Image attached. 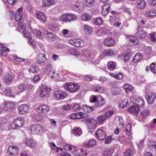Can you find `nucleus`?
Segmentation results:
<instances>
[{"label": "nucleus", "instance_id": "a19ab883", "mask_svg": "<svg viewBox=\"0 0 156 156\" xmlns=\"http://www.w3.org/2000/svg\"><path fill=\"white\" fill-rule=\"evenodd\" d=\"M120 90V89L119 87H114L111 89V92L113 95H117L119 94Z\"/></svg>", "mask_w": 156, "mask_h": 156}, {"label": "nucleus", "instance_id": "393cba45", "mask_svg": "<svg viewBox=\"0 0 156 156\" xmlns=\"http://www.w3.org/2000/svg\"><path fill=\"white\" fill-rule=\"evenodd\" d=\"M13 91V90H12L11 88L6 87L5 90V93L7 96L13 97L14 96V92Z\"/></svg>", "mask_w": 156, "mask_h": 156}, {"label": "nucleus", "instance_id": "bb28decb", "mask_svg": "<svg viewBox=\"0 0 156 156\" xmlns=\"http://www.w3.org/2000/svg\"><path fill=\"white\" fill-rule=\"evenodd\" d=\"M128 41H129V43L134 45H136L138 43V41L137 37L135 36H129Z\"/></svg>", "mask_w": 156, "mask_h": 156}, {"label": "nucleus", "instance_id": "9b49d317", "mask_svg": "<svg viewBox=\"0 0 156 156\" xmlns=\"http://www.w3.org/2000/svg\"><path fill=\"white\" fill-rule=\"evenodd\" d=\"M106 136L105 132L101 129H98L96 133V137L98 140H101L105 139Z\"/></svg>", "mask_w": 156, "mask_h": 156}, {"label": "nucleus", "instance_id": "13d9d810", "mask_svg": "<svg viewBox=\"0 0 156 156\" xmlns=\"http://www.w3.org/2000/svg\"><path fill=\"white\" fill-rule=\"evenodd\" d=\"M72 107V105L70 104H68L66 105H64L62 107L61 106L60 108H62L63 111L69 110Z\"/></svg>", "mask_w": 156, "mask_h": 156}, {"label": "nucleus", "instance_id": "f3484780", "mask_svg": "<svg viewBox=\"0 0 156 156\" xmlns=\"http://www.w3.org/2000/svg\"><path fill=\"white\" fill-rule=\"evenodd\" d=\"M15 106V103L12 101H6L4 104L3 111H7L9 109L13 108Z\"/></svg>", "mask_w": 156, "mask_h": 156}, {"label": "nucleus", "instance_id": "58836bf2", "mask_svg": "<svg viewBox=\"0 0 156 156\" xmlns=\"http://www.w3.org/2000/svg\"><path fill=\"white\" fill-rule=\"evenodd\" d=\"M43 4L44 6H49L52 5L54 4L55 1L51 0H42Z\"/></svg>", "mask_w": 156, "mask_h": 156}, {"label": "nucleus", "instance_id": "09e8293b", "mask_svg": "<svg viewBox=\"0 0 156 156\" xmlns=\"http://www.w3.org/2000/svg\"><path fill=\"white\" fill-rule=\"evenodd\" d=\"M83 30L84 32L88 34H89L92 32V29L90 26L85 25L83 27Z\"/></svg>", "mask_w": 156, "mask_h": 156}, {"label": "nucleus", "instance_id": "1a4fd4ad", "mask_svg": "<svg viewBox=\"0 0 156 156\" xmlns=\"http://www.w3.org/2000/svg\"><path fill=\"white\" fill-rule=\"evenodd\" d=\"M156 97V94H155L150 92L146 93L145 98L148 103L150 104H151L153 103Z\"/></svg>", "mask_w": 156, "mask_h": 156}, {"label": "nucleus", "instance_id": "20e7f679", "mask_svg": "<svg viewBox=\"0 0 156 156\" xmlns=\"http://www.w3.org/2000/svg\"><path fill=\"white\" fill-rule=\"evenodd\" d=\"M41 91L40 95L42 98L48 97L49 95V91L51 90L50 88L48 87L46 85H41L39 88Z\"/></svg>", "mask_w": 156, "mask_h": 156}, {"label": "nucleus", "instance_id": "0eeeda50", "mask_svg": "<svg viewBox=\"0 0 156 156\" xmlns=\"http://www.w3.org/2000/svg\"><path fill=\"white\" fill-rule=\"evenodd\" d=\"M69 42L72 45L76 47H82L84 44L83 41L79 39H71Z\"/></svg>", "mask_w": 156, "mask_h": 156}, {"label": "nucleus", "instance_id": "c03bdc74", "mask_svg": "<svg viewBox=\"0 0 156 156\" xmlns=\"http://www.w3.org/2000/svg\"><path fill=\"white\" fill-rule=\"evenodd\" d=\"M96 144V141L94 140H91L88 142L85 143L84 146L86 147H92Z\"/></svg>", "mask_w": 156, "mask_h": 156}, {"label": "nucleus", "instance_id": "864d4df0", "mask_svg": "<svg viewBox=\"0 0 156 156\" xmlns=\"http://www.w3.org/2000/svg\"><path fill=\"white\" fill-rule=\"evenodd\" d=\"M124 89L126 90L127 93H129L131 91L133 87L131 85L128 84H126L123 87Z\"/></svg>", "mask_w": 156, "mask_h": 156}, {"label": "nucleus", "instance_id": "c9c22d12", "mask_svg": "<svg viewBox=\"0 0 156 156\" xmlns=\"http://www.w3.org/2000/svg\"><path fill=\"white\" fill-rule=\"evenodd\" d=\"M107 30L106 29H101L96 31V34L98 36L102 37L107 33Z\"/></svg>", "mask_w": 156, "mask_h": 156}, {"label": "nucleus", "instance_id": "3c124183", "mask_svg": "<svg viewBox=\"0 0 156 156\" xmlns=\"http://www.w3.org/2000/svg\"><path fill=\"white\" fill-rule=\"evenodd\" d=\"M114 52L111 49H106L103 52V55L105 56H112Z\"/></svg>", "mask_w": 156, "mask_h": 156}, {"label": "nucleus", "instance_id": "37998d69", "mask_svg": "<svg viewBox=\"0 0 156 156\" xmlns=\"http://www.w3.org/2000/svg\"><path fill=\"white\" fill-rule=\"evenodd\" d=\"M68 53L75 55H80V53L78 50L72 48L69 49L68 50Z\"/></svg>", "mask_w": 156, "mask_h": 156}, {"label": "nucleus", "instance_id": "39448f33", "mask_svg": "<svg viewBox=\"0 0 156 156\" xmlns=\"http://www.w3.org/2000/svg\"><path fill=\"white\" fill-rule=\"evenodd\" d=\"M23 123V117H20L14 120L11 124V127L14 129L18 128L21 127Z\"/></svg>", "mask_w": 156, "mask_h": 156}, {"label": "nucleus", "instance_id": "e2e57ef3", "mask_svg": "<svg viewBox=\"0 0 156 156\" xmlns=\"http://www.w3.org/2000/svg\"><path fill=\"white\" fill-rule=\"evenodd\" d=\"M71 108H72L74 111H77L81 109V107L79 106V105L76 104L73 106Z\"/></svg>", "mask_w": 156, "mask_h": 156}, {"label": "nucleus", "instance_id": "7ed1b4c3", "mask_svg": "<svg viewBox=\"0 0 156 156\" xmlns=\"http://www.w3.org/2000/svg\"><path fill=\"white\" fill-rule=\"evenodd\" d=\"M65 89L71 93H74L78 90L80 86L77 84L69 82L64 85Z\"/></svg>", "mask_w": 156, "mask_h": 156}, {"label": "nucleus", "instance_id": "2eb2a0df", "mask_svg": "<svg viewBox=\"0 0 156 156\" xmlns=\"http://www.w3.org/2000/svg\"><path fill=\"white\" fill-rule=\"evenodd\" d=\"M18 110L20 114H24L29 111V108L27 105L22 104L19 106Z\"/></svg>", "mask_w": 156, "mask_h": 156}, {"label": "nucleus", "instance_id": "473e14b6", "mask_svg": "<svg viewBox=\"0 0 156 156\" xmlns=\"http://www.w3.org/2000/svg\"><path fill=\"white\" fill-rule=\"evenodd\" d=\"M147 16L151 17L156 15V11L154 9H150L146 12Z\"/></svg>", "mask_w": 156, "mask_h": 156}, {"label": "nucleus", "instance_id": "4c0bfd02", "mask_svg": "<svg viewBox=\"0 0 156 156\" xmlns=\"http://www.w3.org/2000/svg\"><path fill=\"white\" fill-rule=\"evenodd\" d=\"M13 78V76L7 74L5 76L4 80L6 83H9L10 82L12 81Z\"/></svg>", "mask_w": 156, "mask_h": 156}, {"label": "nucleus", "instance_id": "cd10ccee", "mask_svg": "<svg viewBox=\"0 0 156 156\" xmlns=\"http://www.w3.org/2000/svg\"><path fill=\"white\" fill-rule=\"evenodd\" d=\"M53 71L52 66L50 64H48L44 69V72L47 74H51Z\"/></svg>", "mask_w": 156, "mask_h": 156}, {"label": "nucleus", "instance_id": "c756f323", "mask_svg": "<svg viewBox=\"0 0 156 156\" xmlns=\"http://www.w3.org/2000/svg\"><path fill=\"white\" fill-rule=\"evenodd\" d=\"M84 4L89 8L92 7L94 5V0H84Z\"/></svg>", "mask_w": 156, "mask_h": 156}, {"label": "nucleus", "instance_id": "f704fd0d", "mask_svg": "<svg viewBox=\"0 0 156 156\" xmlns=\"http://www.w3.org/2000/svg\"><path fill=\"white\" fill-rule=\"evenodd\" d=\"M135 105H137V106L142 107L143 106L144 104V101L143 99H141V98H138L135 99Z\"/></svg>", "mask_w": 156, "mask_h": 156}, {"label": "nucleus", "instance_id": "774afa93", "mask_svg": "<svg viewBox=\"0 0 156 156\" xmlns=\"http://www.w3.org/2000/svg\"><path fill=\"white\" fill-rule=\"evenodd\" d=\"M22 17L21 15L16 13L15 15V20L16 21L20 22L21 20Z\"/></svg>", "mask_w": 156, "mask_h": 156}, {"label": "nucleus", "instance_id": "8fccbe9b", "mask_svg": "<svg viewBox=\"0 0 156 156\" xmlns=\"http://www.w3.org/2000/svg\"><path fill=\"white\" fill-rule=\"evenodd\" d=\"M39 71V68L37 66H31L29 69L28 71L30 73H37Z\"/></svg>", "mask_w": 156, "mask_h": 156}, {"label": "nucleus", "instance_id": "4d7b16f0", "mask_svg": "<svg viewBox=\"0 0 156 156\" xmlns=\"http://www.w3.org/2000/svg\"><path fill=\"white\" fill-rule=\"evenodd\" d=\"M22 34L24 37L28 38L30 40L32 38V36L29 34L28 32L26 31L25 30L22 31Z\"/></svg>", "mask_w": 156, "mask_h": 156}, {"label": "nucleus", "instance_id": "9d476101", "mask_svg": "<svg viewBox=\"0 0 156 156\" xmlns=\"http://www.w3.org/2000/svg\"><path fill=\"white\" fill-rule=\"evenodd\" d=\"M127 110L130 113L134 114L137 116L139 113L140 108L136 105H134L128 108Z\"/></svg>", "mask_w": 156, "mask_h": 156}, {"label": "nucleus", "instance_id": "de8ad7c7", "mask_svg": "<svg viewBox=\"0 0 156 156\" xmlns=\"http://www.w3.org/2000/svg\"><path fill=\"white\" fill-rule=\"evenodd\" d=\"M9 50V48L3 47L1 50H0V51H1V55L4 56H6Z\"/></svg>", "mask_w": 156, "mask_h": 156}, {"label": "nucleus", "instance_id": "69168bd1", "mask_svg": "<svg viewBox=\"0 0 156 156\" xmlns=\"http://www.w3.org/2000/svg\"><path fill=\"white\" fill-rule=\"evenodd\" d=\"M117 20L116 19V17L115 16H111L110 17L109 19V21L112 25Z\"/></svg>", "mask_w": 156, "mask_h": 156}, {"label": "nucleus", "instance_id": "5701e85b", "mask_svg": "<svg viewBox=\"0 0 156 156\" xmlns=\"http://www.w3.org/2000/svg\"><path fill=\"white\" fill-rule=\"evenodd\" d=\"M131 56V53L129 52L126 53H122L119 55V57L121 59L124 60L125 62H126L129 59Z\"/></svg>", "mask_w": 156, "mask_h": 156}, {"label": "nucleus", "instance_id": "f8f14e48", "mask_svg": "<svg viewBox=\"0 0 156 156\" xmlns=\"http://www.w3.org/2000/svg\"><path fill=\"white\" fill-rule=\"evenodd\" d=\"M137 32L136 35L139 37L141 39L146 38L147 37V33L142 29H140V27H138L137 29Z\"/></svg>", "mask_w": 156, "mask_h": 156}, {"label": "nucleus", "instance_id": "7c9ffc66", "mask_svg": "<svg viewBox=\"0 0 156 156\" xmlns=\"http://www.w3.org/2000/svg\"><path fill=\"white\" fill-rule=\"evenodd\" d=\"M83 111L86 112L90 113L93 112L94 110V106H89L87 105L83 106Z\"/></svg>", "mask_w": 156, "mask_h": 156}, {"label": "nucleus", "instance_id": "680f3d73", "mask_svg": "<svg viewBox=\"0 0 156 156\" xmlns=\"http://www.w3.org/2000/svg\"><path fill=\"white\" fill-rule=\"evenodd\" d=\"M69 21H73L77 19V17L76 15L73 14H68Z\"/></svg>", "mask_w": 156, "mask_h": 156}, {"label": "nucleus", "instance_id": "c85d7f7f", "mask_svg": "<svg viewBox=\"0 0 156 156\" xmlns=\"http://www.w3.org/2000/svg\"><path fill=\"white\" fill-rule=\"evenodd\" d=\"M149 149L152 151H156V142L154 141H150L148 144Z\"/></svg>", "mask_w": 156, "mask_h": 156}, {"label": "nucleus", "instance_id": "ea45409f", "mask_svg": "<svg viewBox=\"0 0 156 156\" xmlns=\"http://www.w3.org/2000/svg\"><path fill=\"white\" fill-rule=\"evenodd\" d=\"M93 23L97 25H101L103 24V20L100 17L97 18L93 20Z\"/></svg>", "mask_w": 156, "mask_h": 156}, {"label": "nucleus", "instance_id": "6e6552de", "mask_svg": "<svg viewBox=\"0 0 156 156\" xmlns=\"http://www.w3.org/2000/svg\"><path fill=\"white\" fill-rule=\"evenodd\" d=\"M42 34H44L47 39L49 41H53L55 39V36L53 33L49 32L46 30H44Z\"/></svg>", "mask_w": 156, "mask_h": 156}, {"label": "nucleus", "instance_id": "6e6d98bb", "mask_svg": "<svg viewBox=\"0 0 156 156\" xmlns=\"http://www.w3.org/2000/svg\"><path fill=\"white\" fill-rule=\"evenodd\" d=\"M131 125L130 123H129L126 124L125 127V129L126 134L127 135H129L130 134V131L131 129Z\"/></svg>", "mask_w": 156, "mask_h": 156}, {"label": "nucleus", "instance_id": "aec40b11", "mask_svg": "<svg viewBox=\"0 0 156 156\" xmlns=\"http://www.w3.org/2000/svg\"><path fill=\"white\" fill-rule=\"evenodd\" d=\"M25 144L26 145L31 148H34L36 146L35 141L31 139H27L25 140Z\"/></svg>", "mask_w": 156, "mask_h": 156}, {"label": "nucleus", "instance_id": "423d86ee", "mask_svg": "<svg viewBox=\"0 0 156 156\" xmlns=\"http://www.w3.org/2000/svg\"><path fill=\"white\" fill-rule=\"evenodd\" d=\"M30 131L33 134H37L41 133L43 131L42 126L38 124L33 125L31 127Z\"/></svg>", "mask_w": 156, "mask_h": 156}, {"label": "nucleus", "instance_id": "72a5a7b5", "mask_svg": "<svg viewBox=\"0 0 156 156\" xmlns=\"http://www.w3.org/2000/svg\"><path fill=\"white\" fill-rule=\"evenodd\" d=\"M142 55L140 53H138L133 57V62L135 63L137 62L142 58Z\"/></svg>", "mask_w": 156, "mask_h": 156}, {"label": "nucleus", "instance_id": "4be33fe9", "mask_svg": "<svg viewBox=\"0 0 156 156\" xmlns=\"http://www.w3.org/2000/svg\"><path fill=\"white\" fill-rule=\"evenodd\" d=\"M104 43L107 46H111L114 44L115 41L112 38H108L105 40Z\"/></svg>", "mask_w": 156, "mask_h": 156}, {"label": "nucleus", "instance_id": "f03ea898", "mask_svg": "<svg viewBox=\"0 0 156 156\" xmlns=\"http://www.w3.org/2000/svg\"><path fill=\"white\" fill-rule=\"evenodd\" d=\"M90 103L95 102V105L97 107H100L104 105L105 103V100L101 96H98L97 97L95 95L91 96L90 99Z\"/></svg>", "mask_w": 156, "mask_h": 156}, {"label": "nucleus", "instance_id": "0e129e2a", "mask_svg": "<svg viewBox=\"0 0 156 156\" xmlns=\"http://www.w3.org/2000/svg\"><path fill=\"white\" fill-rule=\"evenodd\" d=\"M49 144H50V146L52 150L56 149L55 151L56 152H58V147H56L54 143L50 142L49 143Z\"/></svg>", "mask_w": 156, "mask_h": 156}, {"label": "nucleus", "instance_id": "2f4dec72", "mask_svg": "<svg viewBox=\"0 0 156 156\" xmlns=\"http://www.w3.org/2000/svg\"><path fill=\"white\" fill-rule=\"evenodd\" d=\"M108 68L110 71H113L116 67V63L115 62H109L107 64Z\"/></svg>", "mask_w": 156, "mask_h": 156}, {"label": "nucleus", "instance_id": "5fc2aeb1", "mask_svg": "<svg viewBox=\"0 0 156 156\" xmlns=\"http://www.w3.org/2000/svg\"><path fill=\"white\" fill-rule=\"evenodd\" d=\"M129 105V103L128 102V101L126 100L124 101H122L119 105V107L120 108H124L125 107H127Z\"/></svg>", "mask_w": 156, "mask_h": 156}, {"label": "nucleus", "instance_id": "603ef678", "mask_svg": "<svg viewBox=\"0 0 156 156\" xmlns=\"http://www.w3.org/2000/svg\"><path fill=\"white\" fill-rule=\"evenodd\" d=\"M91 18V16L89 14H84L82 16V19L84 20L88 21Z\"/></svg>", "mask_w": 156, "mask_h": 156}, {"label": "nucleus", "instance_id": "bf43d9fd", "mask_svg": "<svg viewBox=\"0 0 156 156\" xmlns=\"http://www.w3.org/2000/svg\"><path fill=\"white\" fill-rule=\"evenodd\" d=\"M132 150L130 149H126L124 152L125 156H131L132 154Z\"/></svg>", "mask_w": 156, "mask_h": 156}, {"label": "nucleus", "instance_id": "a18cd8bd", "mask_svg": "<svg viewBox=\"0 0 156 156\" xmlns=\"http://www.w3.org/2000/svg\"><path fill=\"white\" fill-rule=\"evenodd\" d=\"M67 94L65 91H59V100H63L66 97Z\"/></svg>", "mask_w": 156, "mask_h": 156}, {"label": "nucleus", "instance_id": "338daca9", "mask_svg": "<svg viewBox=\"0 0 156 156\" xmlns=\"http://www.w3.org/2000/svg\"><path fill=\"white\" fill-rule=\"evenodd\" d=\"M96 92L102 93L105 91L104 88L102 87H98L96 88L95 90Z\"/></svg>", "mask_w": 156, "mask_h": 156}, {"label": "nucleus", "instance_id": "79ce46f5", "mask_svg": "<svg viewBox=\"0 0 156 156\" xmlns=\"http://www.w3.org/2000/svg\"><path fill=\"white\" fill-rule=\"evenodd\" d=\"M65 149L66 150L68 149L72 152L76 151L77 150V148L76 147L71 145H66L65 147Z\"/></svg>", "mask_w": 156, "mask_h": 156}, {"label": "nucleus", "instance_id": "a211bd4d", "mask_svg": "<svg viewBox=\"0 0 156 156\" xmlns=\"http://www.w3.org/2000/svg\"><path fill=\"white\" fill-rule=\"evenodd\" d=\"M114 151L115 150L113 148H106L104 150L102 155L103 156H111Z\"/></svg>", "mask_w": 156, "mask_h": 156}, {"label": "nucleus", "instance_id": "e433bc0d", "mask_svg": "<svg viewBox=\"0 0 156 156\" xmlns=\"http://www.w3.org/2000/svg\"><path fill=\"white\" fill-rule=\"evenodd\" d=\"M33 117L35 120L37 121H41L44 118L43 115L39 113H35L33 115Z\"/></svg>", "mask_w": 156, "mask_h": 156}, {"label": "nucleus", "instance_id": "b1692460", "mask_svg": "<svg viewBox=\"0 0 156 156\" xmlns=\"http://www.w3.org/2000/svg\"><path fill=\"white\" fill-rule=\"evenodd\" d=\"M136 6L139 9H143L146 5V3L144 0H138L136 1Z\"/></svg>", "mask_w": 156, "mask_h": 156}, {"label": "nucleus", "instance_id": "49530a36", "mask_svg": "<svg viewBox=\"0 0 156 156\" xmlns=\"http://www.w3.org/2000/svg\"><path fill=\"white\" fill-rule=\"evenodd\" d=\"M26 87L23 84H21L19 86L15 87L14 88L18 92H21L23 91L26 89Z\"/></svg>", "mask_w": 156, "mask_h": 156}, {"label": "nucleus", "instance_id": "a878e982", "mask_svg": "<svg viewBox=\"0 0 156 156\" xmlns=\"http://www.w3.org/2000/svg\"><path fill=\"white\" fill-rule=\"evenodd\" d=\"M73 131L74 134L77 136H80L82 133L81 128L78 127H74Z\"/></svg>", "mask_w": 156, "mask_h": 156}, {"label": "nucleus", "instance_id": "412c9836", "mask_svg": "<svg viewBox=\"0 0 156 156\" xmlns=\"http://www.w3.org/2000/svg\"><path fill=\"white\" fill-rule=\"evenodd\" d=\"M36 15L38 20L41 22H44L45 21L46 17L44 13L40 12H36Z\"/></svg>", "mask_w": 156, "mask_h": 156}, {"label": "nucleus", "instance_id": "4468645a", "mask_svg": "<svg viewBox=\"0 0 156 156\" xmlns=\"http://www.w3.org/2000/svg\"><path fill=\"white\" fill-rule=\"evenodd\" d=\"M37 112L39 113H46L50 110L48 106L46 105H43L39 106L36 109Z\"/></svg>", "mask_w": 156, "mask_h": 156}, {"label": "nucleus", "instance_id": "6ab92c4d", "mask_svg": "<svg viewBox=\"0 0 156 156\" xmlns=\"http://www.w3.org/2000/svg\"><path fill=\"white\" fill-rule=\"evenodd\" d=\"M37 63L40 64L41 63L44 62L47 59L45 55L41 53H39L37 56Z\"/></svg>", "mask_w": 156, "mask_h": 156}, {"label": "nucleus", "instance_id": "dca6fc26", "mask_svg": "<svg viewBox=\"0 0 156 156\" xmlns=\"http://www.w3.org/2000/svg\"><path fill=\"white\" fill-rule=\"evenodd\" d=\"M8 153L10 155H15L18 154V150L17 146H9L8 149Z\"/></svg>", "mask_w": 156, "mask_h": 156}, {"label": "nucleus", "instance_id": "ddd939ff", "mask_svg": "<svg viewBox=\"0 0 156 156\" xmlns=\"http://www.w3.org/2000/svg\"><path fill=\"white\" fill-rule=\"evenodd\" d=\"M86 114L84 112H80L74 113L71 115L70 117L73 119H83L86 116Z\"/></svg>", "mask_w": 156, "mask_h": 156}, {"label": "nucleus", "instance_id": "f257e3e1", "mask_svg": "<svg viewBox=\"0 0 156 156\" xmlns=\"http://www.w3.org/2000/svg\"><path fill=\"white\" fill-rule=\"evenodd\" d=\"M88 123L87 129L90 132L93 131L95 128V126L98 123L101 124L105 120L104 116H99L97 118V121L93 119H85Z\"/></svg>", "mask_w": 156, "mask_h": 156}, {"label": "nucleus", "instance_id": "052dcab7", "mask_svg": "<svg viewBox=\"0 0 156 156\" xmlns=\"http://www.w3.org/2000/svg\"><path fill=\"white\" fill-rule=\"evenodd\" d=\"M34 33L36 34V36L38 38H40L42 37V32L38 30H34Z\"/></svg>", "mask_w": 156, "mask_h": 156}]
</instances>
